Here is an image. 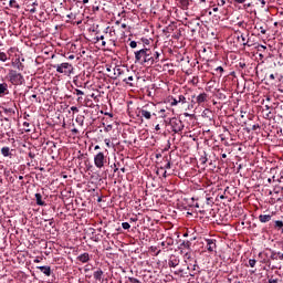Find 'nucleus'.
Segmentation results:
<instances>
[{
    "label": "nucleus",
    "mask_w": 283,
    "mask_h": 283,
    "mask_svg": "<svg viewBox=\"0 0 283 283\" xmlns=\"http://www.w3.org/2000/svg\"><path fill=\"white\" fill-rule=\"evenodd\" d=\"M227 3V1L224 0H214V6H217L218 8H222V6H224Z\"/></svg>",
    "instance_id": "28"
},
{
    "label": "nucleus",
    "mask_w": 283,
    "mask_h": 283,
    "mask_svg": "<svg viewBox=\"0 0 283 283\" xmlns=\"http://www.w3.org/2000/svg\"><path fill=\"white\" fill-rule=\"evenodd\" d=\"M196 207L197 208L205 207V200L203 199H199V202L196 203Z\"/></svg>",
    "instance_id": "33"
},
{
    "label": "nucleus",
    "mask_w": 283,
    "mask_h": 283,
    "mask_svg": "<svg viewBox=\"0 0 283 283\" xmlns=\"http://www.w3.org/2000/svg\"><path fill=\"white\" fill-rule=\"evenodd\" d=\"M184 116L186 118H193V114H189V113H184Z\"/></svg>",
    "instance_id": "42"
},
{
    "label": "nucleus",
    "mask_w": 283,
    "mask_h": 283,
    "mask_svg": "<svg viewBox=\"0 0 283 283\" xmlns=\"http://www.w3.org/2000/svg\"><path fill=\"white\" fill-rule=\"evenodd\" d=\"M53 70L57 72V74H63L64 76H70L74 74V65L70 64L69 62H62L60 64H53Z\"/></svg>",
    "instance_id": "2"
},
{
    "label": "nucleus",
    "mask_w": 283,
    "mask_h": 283,
    "mask_svg": "<svg viewBox=\"0 0 283 283\" xmlns=\"http://www.w3.org/2000/svg\"><path fill=\"white\" fill-rule=\"evenodd\" d=\"M95 41L96 42H98V41H102V45H103V48H105V45H107V41H105V35H97L96 38H95Z\"/></svg>",
    "instance_id": "22"
},
{
    "label": "nucleus",
    "mask_w": 283,
    "mask_h": 283,
    "mask_svg": "<svg viewBox=\"0 0 283 283\" xmlns=\"http://www.w3.org/2000/svg\"><path fill=\"white\" fill-rule=\"evenodd\" d=\"M74 94H76V96H83L85 93L78 88H75Z\"/></svg>",
    "instance_id": "36"
},
{
    "label": "nucleus",
    "mask_w": 283,
    "mask_h": 283,
    "mask_svg": "<svg viewBox=\"0 0 283 283\" xmlns=\"http://www.w3.org/2000/svg\"><path fill=\"white\" fill-rule=\"evenodd\" d=\"M209 200H211V198L206 197V202H207V205H209Z\"/></svg>",
    "instance_id": "63"
},
{
    "label": "nucleus",
    "mask_w": 283,
    "mask_h": 283,
    "mask_svg": "<svg viewBox=\"0 0 283 283\" xmlns=\"http://www.w3.org/2000/svg\"><path fill=\"white\" fill-rule=\"evenodd\" d=\"M122 228L125 229V230H127V229H130L132 226L129 224V222H123V223H122Z\"/></svg>",
    "instance_id": "32"
},
{
    "label": "nucleus",
    "mask_w": 283,
    "mask_h": 283,
    "mask_svg": "<svg viewBox=\"0 0 283 283\" xmlns=\"http://www.w3.org/2000/svg\"><path fill=\"white\" fill-rule=\"evenodd\" d=\"M182 247H185L186 249H190L191 242L190 241H184Z\"/></svg>",
    "instance_id": "34"
},
{
    "label": "nucleus",
    "mask_w": 283,
    "mask_h": 283,
    "mask_svg": "<svg viewBox=\"0 0 283 283\" xmlns=\"http://www.w3.org/2000/svg\"><path fill=\"white\" fill-rule=\"evenodd\" d=\"M261 2L262 8H264L266 6V1L265 0H259Z\"/></svg>",
    "instance_id": "47"
},
{
    "label": "nucleus",
    "mask_w": 283,
    "mask_h": 283,
    "mask_svg": "<svg viewBox=\"0 0 283 283\" xmlns=\"http://www.w3.org/2000/svg\"><path fill=\"white\" fill-rule=\"evenodd\" d=\"M178 104H179L178 97H171V103H170L171 107H176V105Z\"/></svg>",
    "instance_id": "29"
},
{
    "label": "nucleus",
    "mask_w": 283,
    "mask_h": 283,
    "mask_svg": "<svg viewBox=\"0 0 283 283\" xmlns=\"http://www.w3.org/2000/svg\"><path fill=\"white\" fill-rule=\"evenodd\" d=\"M77 260L85 264V262H90V253H83L77 256Z\"/></svg>",
    "instance_id": "16"
},
{
    "label": "nucleus",
    "mask_w": 283,
    "mask_h": 283,
    "mask_svg": "<svg viewBox=\"0 0 283 283\" xmlns=\"http://www.w3.org/2000/svg\"><path fill=\"white\" fill-rule=\"evenodd\" d=\"M125 70H127V69H123L120 66H115L113 69V72H114L113 76H112L113 81H116V78H123V76L125 75Z\"/></svg>",
    "instance_id": "9"
},
{
    "label": "nucleus",
    "mask_w": 283,
    "mask_h": 283,
    "mask_svg": "<svg viewBox=\"0 0 283 283\" xmlns=\"http://www.w3.org/2000/svg\"><path fill=\"white\" fill-rule=\"evenodd\" d=\"M142 118L145 120H151V116H156V104L148 103L139 109Z\"/></svg>",
    "instance_id": "3"
},
{
    "label": "nucleus",
    "mask_w": 283,
    "mask_h": 283,
    "mask_svg": "<svg viewBox=\"0 0 283 283\" xmlns=\"http://www.w3.org/2000/svg\"><path fill=\"white\" fill-rule=\"evenodd\" d=\"M129 45H130V48H133V49L138 48V42L132 41V42L129 43Z\"/></svg>",
    "instance_id": "39"
},
{
    "label": "nucleus",
    "mask_w": 283,
    "mask_h": 283,
    "mask_svg": "<svg viewBox=\"0 0 283 283\" xmlns=\"http://www.w3.org/2000/svg\"><path fill=\"white\" fill-rule=\"evenodd\" d=\"M138 75H136V73L129 71L128 69L125 70L124 75L122 76V81L123 83H125L126 85H128V87H136L137 83H138Z\"/></svg>",
    "instance_id": "4"
},
{
    "label": "nucleus",
    "mask_w": 283,
    "mask_h": 283,
    "mask_svg": "<svg viewBox=\"0 0 283 283\" xmlns=\"http://www.w3.org/2000/svg\"><path fill=\"white\" fill-rule=\"evenodd\" d=\"M271 260H277V254L275 252L271 254Z\"/></svg>",
    "instance_id": "43"
},
{
    "label": "nucleus",
    "mask_w": 283,
    "mask_h": 283,
    "mask_svg": "<svg viewBox=\"0 0 283 283\" xmlns=\"http://www.w3.org/2000/svg\"><path fill=\"white\" fill-rule=\"evenodd\" d=\"M38 269L41 271V273L46 275V277H50V275H52V268H50L49 265L38 266Z\"/></svg>",
    "instance_id": "12"
},
{
    "label": "nucleus",
    "mask_w": 283,
    "mask_h": 283,
    "mask_svg": "<svg viewBox=\"0 0 283 283\" xmlns=\"http://www.w3.org/2000/svg\"><path fill=\"white\" fill-rule=\"evenodd\" d=\"M4 112L8 114V113H10L11 114V112H14L12 108H6L4 109Z\"/></svg>",
    "instance_id": "52"
},
{
    "label": "nucleus",
    "mask_w": 283,
    "mask_h": 283,
    "mask_svg": "<svg viewBox=\"0 0 283 283\" xmlns=\"http://www.w3.org/2000/svg\"><path fill=\"white\" fill-rule=\"evenodd\" d=\"M33 262H34L35 264H39V262H41V260H40V259H34Z\"/></svg>",
    "instance_id": "58"
},
{
    "label": "nucleus",
    "mask_w": 283,
    "mask_h": 283,
    "mask_svg": "<svg viewBox=\"0 0 283 283\" xmlns=\"http://www.w3.org/2000/svg\"><path fill=\"white\" fill-rule=\"evenodd\" d=\"M247 0H234V3H244Z\"/></svg>",
    "instance_id": "51"
},
{
    "label": "nucleus",
    "mask_w": 283,
    "mask_h": 283,
    "mask_svg": "<svg viewBox=\"0 0 283 283\" xmlns=\"http://www.w3.org/2000/svg\"><path fill=\"white\" fill-rule=\"evenodd\" d=\"M104 142H105L106 147H111V146H109V143H111L109 139H105Z\"/></svg>",
    "instance_id": "50"
},
{
    "label": "nucleus",
    "mask_w": 283,
    "mask_h": 283,
    "mask_svg": "<svg viewBox=\"0 0 283 283\" xmlns=\"http://www.w3.org/2000/svg\"><path fill=\"white\" fill-rule=\"evenodd\" d=\"M178 264H180V260L178 258H176V255H171L168 261V265L171 266L172 269H176V266H178Z\"/></svg>",
    "instance_id": "13"
},
{
    "label": "nucleus",
    "mask_w": 283,
    "mask_h": 283,
    "mask_svg": "<svg viewBox=\"0 0 283 283\" xmlns=\"http://www.w3.org/2000/svg\"><path fill=\"white\" fill-rule=\"evenodd\" d=\"M273 218L272 214H260L259 221L262 223L271 222V219Z\"/></svg>",
    "instance_id": "14"
},
{
    "label": "nucleus",
    "mask_w": 283,
    "mask_h": 283,
    "mask_svg": "<svg viewBox=\"0 0 283 283\" xmlns=\"http://www.w3.org/2000/svg\"><path fill=\"white\" fill-rule=\"evenodd\" d=\"M1 154L4 156V158H8V156H12V153H10V147H2Z\"/></svg>",
    "instance_id": "20"
},
{
    "label": "nucleus",
    "mask_w": 283,
    "mask_h": 283,
    "mask_svg": "<svg viewBox=\"0 0 283 283\" xmlns=\"http://www.w3.org/2000/svg\"><path fill=\"white\" fill-rule=\"evenodd\" d=\"M269 109H271V106H269L268 104L265 105V112H269Z\"/></svg>",
    "instance_id": "60"
},
{
    "label": "nucleus",
    "mask_w": 283,
    "mask_h": 283,
    "mask_svg": "<svg viewBox=\"0 0 283 283\" xmlns=\"http://www.w3.org/2000/svg\"><path fill=\"white\" fill-rule=\"evenodd\" d=\"M255 264H258V261L255 259L249 260V266H251V269H253L255 266Z\"/></svg>",
    "instance_id": "30"
},
{
    "label": "nucleus",
    "mask_w": 283,
    "mask_h": 283,
    "mask_svg": "<svg viewBox=\"0 0 283 283\" xmlns=\"http://www.w3.org/2000/svg\"><path fill=\"white\" fill-rule=\"evenodd\" d=\"M12 67H14L15 70H19V72H23V70H25V65L21 63V59H15V61L12 62Z\"/></svg>",
    "instance_id": "11"
},
{
    "label": "nucleus",
    "mask_w": 283,
    "mask_h": 283,
    "mask_svg": "<svg viewBox=\"0 0 283 283\" xmlns=\"http://www.w3.org/2000/svg\"><path fill=\"white\" fill-rule=\"evenodd\" d=\"M35 156L36 155L34 153H32V151L29 153V158H35Z\"/></svg>",
    "instance_id": "46"
},
{
    "label": "nucleus",
    "mask_w": 283,
    "mask_h": 283,
    "mask_svg": "<svg viewBox=\"0 0 283 283\" xmlns=\"http://www.w3.org/2000/svg\"><path fill=\"white\" fill-rule=\"evenodd\" d=\"M9 6H10V8H15L17 10H19V8H20L17 0H10Z\"/></svg>",
    "instance_id": "26"
},
{
    "label": "nucleus",
    "mask_w": 283,
    "mask_h": 283,
    "mask_svg": "<svg viewBox=\"0 0 283 283\" xmlns=\"http://www.w3.org/2000/svg\"><path fill=\"white\" fill-rule=\"evenodd\" d=\"M94 165L97 167V169H103L105 167V154L98 153L94 157Z\"/></svg>",
    "instance_id": "8"
},
{
    "label": "nucleus",
    "mask_w": 283,
    "mask_h": 283,
    "mask_svg": "<svg viewBox=\"0 0 283 283\" xmlns=\"http://www.w3.org/2000/svg\"><path fill=\"white\" fill-rule=\"evenodd\" d=\"M129 282L132 283H140V280L136 279V277H128Z\"/></svg>",
    "instance_id": "38"
},
{
    "label": "nucleus",
    "mask_w": 283,
    "mask_h": 283,
    "mask_svg": "<svg viewBox=\"0 0 283 283\" xmlns=\"http://www.w3.org/2000/svg\"><path fill=\"white\" fill-rule=\"evenodd\" d=\"M120 27L123 28V30L127 29V24L125 23H123Z\"/></svg>",
    "instance_id": "61"
},
{
    "label": "nucleus",
    "mask_w": 283,
    "mask_h": 283,
    "mask_svg": "<svg viewBox=\"0 0 283 283\" xmlns=\"http://www.w3.org/2000/svg\"><path fill=\"white\" fill-rule=\"evenodd\" d=\"M31 6L34 8V6H39V2L34 1Z\"/></svg>",
    "instance_id": "64"
},
{
    "label": "nucleus",
    "mask_w": 283,
    "mask_h": 283,
    "mask_svg": "<svg viewBox=\"0 0 283 283\" xmlns=\"http://www.w3.org/2000/svg\"><path fill=\"white\" fill-rule=\"evenodd\" d=\"M263 113H265L264 118H270V116H271V111H265V109H263Z\"/></svg>",
    "instance_id": "40"
},
{
    "label": "nucleus",
    "mask_w": 283,
    "mask_h": 283,
    "mask_svg": "<svg viewBox=\"0 0 283 283\" xmlns=\"http://www.w3.org/2000/svg\"><path fill=\"white\" fill-rule=\"evenodd\" d=\"M166 161L167 164L165 165L164 169H171V160H169V158L166 157Z\"/></svg>",
    "instance_id": "31"
},
{
    "label": "nucleus",
    "mask_w": 283,
    "mask_h": 283,
    "mask_svg": "<svg viewBox=\"0 0 283 283\" xmlns=\"http://www.w3.org/2000/svg\"><path fill=\"white\" fill-rule=\"evenodd\" d=\"M112 129H113V126H112V124H109V125L105 126L104 132H112Z\"/></svg>",
    "instance_id": "41"
},
{
    "label": "nucleus",
    "mask_w": 283,
    "mask_h": 283,
    "mask_svg": "<svg viewBox=\"0 0 283 283\" xmlns=\"http://www.w3.org/2000/svg\"><path fill=\"white\" fill-rule=\"evenodd\" d=\"M7 91H8V84L7 83L0 84V95L6 94Z\"/></svg>",
    "instance_id": "24"
},
{
    "label": "nucleus",
    "mask_w": 283,
    "mask_h": 283,
    "mask_svg": "<svg viewBox=\"0 0 283 283\" xmlns=\"http://www.w3.org/2000/svg\"><path fill=\"white\" fill-rule=\"evenodd\" d=\"M212 10H213L214 12H218V10H219V9H218V6H217V4H213V6H212Z\"/></svg>",
    "instance_id": "48"
},
{
    "label": "nucleus",
    "mask_w": 283,
    "mask_h": 283,
    "mask_svg": "<svg viewBox=\"0 0 283 283\" xmlns=\"http://www.w3.org/2000/svg\"><path fill=\"white\" fill-rule=\"evenodd\" d=\"M270 78H271V81H275V75H274V74H271V75H270Z\"/></svg>",
    "instance_id": "59"
},
{
    "label": "nucleus",
    "mask_w": 283,
    "mask_h": 283,
    "mask_svg": "<svg viewBox=\"0 0 283 283\" xmlns=\"http://www.w3.org/2000/svg\"><path fill=\"white\" fill-rule=\"evenodd\" d=\"M180 273H182V270H177V271L175 272L176 275H180Z\"/></svg>",
    "instance_id": "55"
},
{
    "label": "nucleus",
    "mask_w": 283,
    "mask_h": 283,
    "mask_svg": "<svg viewBox=\"0 0 283 283\" xmlns=\"http://www.w3.org/2000/svg\"><path fill=\"white\" fill-rule=\"evenodd\" d=\"M103 270L97 269L94 273H93V277L94 280H98L102 281L103 280Z\"/></svg>",
    "instance_id": "18"
},
{
    "label": "nucleus",
    "mask_w": 283,
    "mask_h": 283,
    "mask_svg": "<svg viewBox=\"0 0 283 283\" xmlns=\"http://www.w3.org/2000/svg\"><path fill=\"white\" fill-rule=\"evenodd\" d=\"M161 53L156 51V49L144 48L135 52V63L139 65H155V63H160Z\"/></svg>",
    "instance_id": "1"
},
{
    "label": "nucleus",
    "mask_w": 283,
    "mask_h": 283,
    "mask_svg": "<svg viewBox=\"0 0 283 283\" xmlns=\"http://www.w3.org/2000/svg\"><path fill=\"white\" fill-rule=\"evenodd\" d=\"M181 3H182V6H187V3H189V1L188 0H181Z\"/></svg>",
    "instance_id": "54"
},
{
    "label": "nucleus",
    "mask_w": 283,
    "mask_h": 283,
    "mask_svg": "<svg viewBox=\"0 0 283 283\" xmlns=\"http://www.w3.org/2000/svg\"><path fill=\"white\" fill-rule=\"evenodd\" d=\"M9 59H10V57L8 56V53L0 51V61H1L2 63H6V61H8Z\"/></svg>",
    "instance_id": "23"
},
{
    "label": "nucleus",
    "mask_w": 283,
    "mask_h": 283,
    "mask_svg": "<svg viewBox=\"0 0 283 283\" xmlns=\"http://www.w3.org/2000/svg\"><path fill=\"white\" fill-rule=\"evenodd\" d=\"M23 127H30V123L24 122V123H23Z\"/></svg>",
    "instance_id": "56"
},
{
    "label": "nucleus",
    "mask_w": 283,
    "mask_h": 283,
    "mask_svg": "<svg viewBox=\"0 0 283 283\" xmlns=\"http://www.w3.org/2000/svg\"><path fill=\"white\" fill-rule=\"evenodd\" d=\"M9 81L13 85H23V83H25V78L23 77V74L18 73L14 70L9 71Z\"/></svg>",
    "instance_id": "5"
},
{
    "label": "nucleus",
    "mask_w": 283,
    "mask_h": 283,
    "mask_svg": "<svg viewBox=\"0 0 283 283\" xmlns=\"http://www.w3.org/2000/svg\"><path fill=\"white\" fill-rule=\"evenodd\" d=\"M269 283H277V279L271 277V279H269Z\"/></svg>",
    "instance_id": "44"
},
{
    "label": "nucleus",
    "mask_w": 283,
    "mask_h": 283,
    "mask_svg": "<svg viewBox=\"0 0 283 283\" xmlns=\"http://www.w3.org/2000/svg\"><path fill=\"white\" fill-rule=\"evenodd\" d=\"M265 101L269 103V102H271V96H266L265 97Z\"/></svg>",
    "instance_id": "62"
},
{
    "label": "nucleus",
    "mask_w": 283,
    "mask_h": 283,
    "mask_svg": "<svg viewBox=\"0 0 283 283\" xmlns=\"http://www.w3.org/2000/svg\"><path fill=\"white\" fill-rule=\"evenodd\" d=\"M35 200L39 207H45V201H43V196H41V193H35Z\"/></svg>",
    "instance_id": "17"
},
{
    "label": "nucleus",
    "mask_w": 283,
    "mask_h": 283,
    "mask_svg": "<svg viewBox=\"0 0 283 283\" xmlns=\"http://www.w3.org/2000/svg\"><path fill=\"white\" fill-rule=\"evenodd\" d=\"M161 247H174V239L172 238H167L166 241L161 242Z\"/></svg>",
    "instance_id": "19"
},
{
    "label": "nucleus",
    "mask_w": 283,
    "mask_h": 283,
    "mask_svg": "<svg viewBox=\"0 0 283 283\" xmlns=\"http://www.w3.org/2000/svg\"><path fill=\"white\" fill-rule=\"evenodd\" d=\"M159 114H160V118H167V116H169V113H167V109L165 108H161L159 111Z\"/></svg>",
    "instance_id": "27"
},
{
    "label": "nucleus",
    "mask_w": 283,
    "mask_h": 283,
    "mask_svg": "<svg viewBox=\"0 0 283 283\" xmlns=\"http://www.w3.org/2000/svg\"><path fill=\"white\" fill-rule=\"evenodd\" d=\"M177 99L181 105H186L187 103V97L185 95H178Z\"/></svg>",
    "instance_id": "25"
},
{
    "label": "nucleus",
    "mask_w": 283,
    "mask_h": 283,
    "mask_svg": "<svg viewBox=\"0 0 283 283\" xmlns=\"http://www.w3.org/2000/svg\"><path fill=\"white\" fill-rule=\"evenodd\" d=\"M208 160H209V159L207 158V151H203V154H202L201 157L199 158L200 165H202V166L207 165V161H208Z\"/></svg>",
    "instance_id": "21"
},
{
    "label": "nucleus",
    "mask_w": 283,
    "mask_h": 283,
    "mask_svg": "<svg viewBox=\"0 0 283 283\" xmlns=\"http://www.w3.org/2000/svg\"><path fill=\"white\" fill-rule=\"evenodd\" d=\"M206 249L210 253H213V251H216V240H213V239H206Z\"/></svg>",
    "instance_id": "10"
},
{
    "label": "nucleus",
    "mask_w": 283,
    "mask_h": 283,
    "mask_svg": "<svg viewBox=\"0 0 283 283\" xmlns=\"http://www.w3.org/2000/svg\"><path fill=\"white\" fill-rule=\"evenodd\" d=\"M71 112H78V107L72 106V107H71Z\"/></svg>",
    "instance_id": "45"
},
{
    "label": "nucleus",
    "mask_w": 283,
    "mask_h": 283,
    "mask_svg": "<svg viewBox=\"0 0 283 283\" xmlns=\"http://www.w3.org/2000/svg\"><path fill=\"white\" fill-rule=\"evenodd\" d=\"M277 255H279V259H280V260H283V253H280V252H279Z\"/></svg>",
    "instance_id": "57"
},
{
    "label": "nucleus",
    "mask_w": 283,
    "mask_h": 283,
    "mask_svg": "<svg viewBox=\"0 0 283 283\" xmlns=\"http://www.w3.org/2000/svg\"><path fill=\"white\" fill-rule=\"evenodd\" d=\"M273 229H275V231H280L281 233H283V221L281 220L274 221Z\"/></svg>",
    "instance_id": "15"
},
{
    "label": "nucleus",
    "mask_w": 283,
    "mask_h": 283,
    "mask_svg": "<svg viewBox=\"0 0 283 283\" xmlns=\"http://www.w3.org/2000/svg\"><path fill=\"white\" fill-rule=\"evenodd\" d=\"M28 8H29V12H31V14H34V12H36V8L33 7L32 4H31V7L28 6Z\"/></svg>",
    "instance_id": "37"
},
{
    "label": "nucleus",
    "mask_w": 283,
    "mask_h": 283,
    "mask_svg": "<svg viewBox=\"0 0 283 283\" xmlns=\"http://www.w3.org/2000/svg\"><path fill=\"white\" fill-rule=\"evenodd\" d=\"M217 72H224V69L222 66H218Z\"/></svg>",
    "instance_id": "49"
},
{
    "label": "nucleus",
    "mask_w": 283,
    "mask_h": 283,
    "mask_svg": "<svg viewBox=\"0 0 283 283\" xmlns=\"http://www.w3.org/2000/svg\"><path fill=\"white\" fill-rule=\"evenodd\" d=\"M169 125L174 132V134H180L185 129V124H182V120L172 117L169 119Z\"/></svg>",
    "instance_id": "7"
},
{
    "label": "nucleus",
    "mask_w": 283,
    "mask_h": 283,
    "mask_svg": "<svg viewBox=\"0 0 283 283\" xmlns=\"http://www.w3.org/2000/svg\"><path fill=\"white\" fill-rule=\"evenodd\" d=\"M192 98H196V101H191V104L188 105V109H193V105H205L207 103V101H209V94L207 93H200L199 95H192Z\"/></svg>",
    "instance_id": "6"
},
{
    "label": "nucleus",
    "mask_w": 283,
    "mask_h": 283,
    "mask_svg": "<svg viewBox=\"0 0 283 283\" xmlns=\"http://www.w3.org/2000/svg\"><path fill=\"white\" fill-rule=\"evenodd\" d=\"M155 130H156V132H160V125L157 124V125L155 126Z\"/></svg>",
    "instance_id": "53"
},
{
    "label": "nucleus",
    "mask_w": 283,
    "mask_h": 283,
    "mask_svg": "<svg viewBox=\"0 0 283 283\" xmlns=\"http://www.w3.org/2000/svg\"><path fill=\"white\" fill-rule=\"evenodd\" d=\"M256 30H260L261 34H266V29L264 27H255Z\"/></svg>",
    "instance_id": "35"
}]
</instances>
